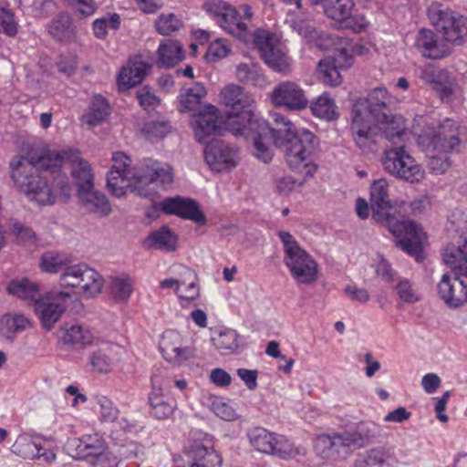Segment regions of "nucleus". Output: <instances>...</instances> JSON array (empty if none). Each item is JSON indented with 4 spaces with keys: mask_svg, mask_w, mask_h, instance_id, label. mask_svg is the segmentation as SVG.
Returning a JSON list of instances; mask_svg holds the SVG:
<instances>
[{
    "mask_svg": "<svg viewBox=\"0 0 467 467\" xmlns=\"http://www.w3.org/2000/svg\"><path fill=\"white\" fill-rule=\"evenodd\" d=\"M162 209L167 214L177 215L182 219L192 221L198 225H204L207 221L199 204L192 199L167 198L162 202Z\"/></svg>",
    "mask_w": 467,
    "mask_h": 467,
    "instance_id": "nucleus-23",
    "label": "nucleus"
},
{
    "mask_svg": "<svg viewBox=\"0 0 467 467\" xmlns=\"http://www.w3.org/2000/svg\"><path fill=\"white\" fill-rule=\"evenodd\" d=\"M270 99L275 107L285 108L290 111H299L308 106L305 90L294 81L278 83L271 91Z\"/></svg>",
    "mask_w": 467,
    "mask_h": 467,
    "instance_id": "nucleus-18",
    "label": "nucleus"
},
{
    "mask_svg": "<svg viewBox=\"0 0 467 467\" xmlns=\"http://www.w3.org/2000/svg\"><path fill=\"white\" fill-rule=\"evenodd\" d=\"M235 76L239 81L254 86L261 85L265 81L262 69L254 63L237 65Z\"/></svg>",
    "mask_w": 467,
    "mask_h": 467,
    "instance_id": "nucleus-45",
    "label": "nucleus"
},
{
    "mask_svg": "<svg viewBox=\"0 0 467 467\" xmlns=\"http://www.w3.org/2000/svg\"><path fill=\"white\" fill-rule=\"evenodd\" d=\"M140 105L144 109H150L157 107L160 103V99L153 94L148 87H144L141 90L137 93Z\"/></svg>",
    "mask_w": 467,
    "mask_h": 467,
    "instance_id": "nucleus-63",
    "label": "nucleus"
},
{
    "mask_svg": "<svg viewBox=\"0 0 467 467\" xmlns=\"http://www.w3.org/2000/svg\"><path fill=\"white\" fill-rule=\"evenodd\" d=\"M134 288L133 280L128 275L113 276L109 281V293L118 302L127 301Z\"/></svg>",
    "mask_w": 467,
    "mask_h": 467,
    "instance_id": "nucleus-39",
    "label": "nucleus"
},
{
    "mask_svg": "<svg viewBox=\"0 0 467 467\" xmlns=\"http://www.w3.org/2000/svg\"><path fill=\"white\" fill-rule=\"evenodd\" d=\"M230 51V47L225 41L216 39L209 45L204 57L207 61L214 62L227 57Z\"/></svg>",
    "mask_w": 467,
    "mask_h": 467,
    "instance_id": "nucleus-57",
    "label": "nucleus"
},
{
    "mask_svg": "<svg viewBox=\"0 0 467 467\" xmlns=\"http://www.w3.org/2000/svg\"><path fill=\"white\" fill-rule=\"evenodd\" d=\"M49 34L59 41H69L74 37L75 30L67 14H58L48 25Z\"/></svg>",
    "mask_w": 467,
    "mask_h": 467,
    "instance_id": "nucleus-38",
    "label": "nucleus"
},
{
    "mask_svg": "<svg viewBox=\"0 0 467 467\" xmlns=\"http://www.w3.org/2000/svg\"><path fill=\"white\" fill-rule=\"evenodd\" d=\"M420 78L430 84L439 93L442 101L452 100L456 84L447 71L427 65L420 69Z\"/></svg>",
    "mask_w": 467,
    "mask_h": 467,
    "instance_id": "nucleus-24",
    "label": "nucleus"
},
{
    "mask_svg": "<svg viewBox=\"0 0 467 467\" xmlns=\"http://www.w3.org/2000/svg\"><path fill=\"white\" fill-rule=\"evenodd\" d=\"M68 450L78 459H88L92 464H102L107 457L111 456L106 451L104 440L99 434L84 435L68 442Z\"/></svg>",
    "mask_w": 467,
    "mask_h": 467,
    "instance_id": "nucleus-19",
    "label": "nucleus"
},
{
    "mask_svg": "<svg viewBox=\"0 0 467 467\" xmlns=\"http://www.w3.org/2000/svg\"><path fill=\"white\" fill-rule=\"evenodd\" d=\"M172 181V169L169 164L152 160L144 161L143 169L140 171L139 185L153 182L167 185L171 183Z\"/></svg>",
    "mask_w": 467,
    "mask_h": 467,
    "instance_id": "nucleus-29",
    "label": "nucleus"
},
{
    "mask_svg": "<svg viewBox=\"0 0 467 467\" xmlns=\"http://www.w3.org/2000/svg\"><path fill=\"white\" fill-rule=\"evenodd\" d=\"M269 117L276 126H269V135L275 146L284 152L288 167L292 171H305L307 177H313L317 170L313 160L317 138L307 130L295 132L293 123L279 112H270Z\"/></svg>",
    "mask_w": 467,
    "mask_h": 467,
    "instance_id": "nucleus-3",
    "label": "nucleus"
},
{
    "mask_svg": "<svg viewBox=\"0 0 467 467\" xmlns=\"http://www.w3.org/2000/svg\"><path fill=\"white\" fill-rule=\"evenodd\" d=\"M462 130L463 128L451 119L423 127L417 141L429 157L428 165L433 172L442 174L451 167L450 154L459 151Z\"/></svg>",
    "mask_w": 467,
    "mask_h": 467,
    "instance_id": "nucleus-6",
    "label": "nucleus"
},
{
    "mask_svg": "<svg viewBox=\"0 0 467 467\" xmlns=\"http://www.w3.org/2000/svg\"><path fill=\"white\" fill-rule=\"evenodd\" d=\"M183 26L182 21L174 14H161L155 21L156 31L162 36H170Z\"/></svg>",
    "mask_w": 467,
    "mask_h": 467,
    "instance_id": "nucleus-54",
    "label": "nucleus"
},
{
    "mask_svg": "<svg viewBox=\"0 0 467 467\" xmlns=\"http://www.w3.org/2000/svg\"><path fill=\"white\" fill-rule=\"evenodd\" d=\"M150 380L152 389L148 398L150 414L157 420L168 419L173 414L177 402L173 398L162 393L163 379L161 376L154 373Z\"/></svg>",
    "mask_w": 467,
    "mask_h": 467,
    "instance_id": "nucleus-22",
    "label": "nucleus"
},
{
    "mask_svg": "<svg viewBox=\"0 0 467 467\" xmlns=\"http://www.w3.org/2000/svg\"><path fill=\"white\" fill-rule=\"evenodd\" d=\"M47 445V441L40 438L32 439L20 436L16 441L14 448L24 458H38L45 462L50 463L55 461L56 454Z\"/></svg>",
    "mask_w": 467,
    "mask_h": 467,
    "instance_id": "nucleus-26",
    "label": "nucleus"
},
{
    "mask_svg": "<svg viewBox=\"0 0 467 467\" xmlns=\"http://www.w3.org/2000/svg\"><path fill=\"white\" fill-rule=\"evenodd\" d=\"M221 99L224 106L229 109L230 116L227 119L226 124L232 133L233 122L242 123V126H249L250 122L254 119H263L254 110V99L253 96L238 85L232 84L223 88Z\"/></svg>",
    "mask_w": 467,
    "mask_h": 467,
    "instance_id": "nucleus-11",
    "label": "nucleus"
},
{
    "mask_svg": "<svg viewBox=\"0 0 467 467\" xmlns=\"http://www.w3.org/2000/svg\"><path fill=\"white\" fill-rule=\"evenodd\" d=\"M247 437L251 446L262 453L275 455L282 459L294 457L300 453L299 449L295 448L285 438L262 427L251 429L247 432Z\"/></svg>",
    "mask_w": 467,
    "mask_h": 467,
    "instance_id": "nucleus-14",
    "label": "nucleus"
},
{
    "mask_svg": "<svg viewBox=\"0 0 467 467\" xmlns=\"http://www.w3.org/2000/svg\"><path fill=\"white\" fill-rule=\"evenodd\" d=\"M206 95L204 86L199 82L179 96L180 111L195 110Z\"/></svg>",
    "mask_w": 467,
    "mask_h": 467,
    "instance_id": "nucleus-41",
    "label": "nucleus"
},
{
    "mask_svg": "<svg viewBox=\"0 0 467 467\" xmlns=\"http://www.w3.org/2000/svg\"><path fill=\"white\" fill-rule=\"evenodd\" d=\"M120 26V16L117 13L108 14L105 16L97 18L92 23L94 36L99 39H105L108 30H118Z\"/></svg>",
    "mask_w": 467,
    "mask_h": 467,
    "instance_id": "nucleus-50",
    "label": "nucleus"
},
{
    "mask_svg": "<svg viewBox=\"0 0 467 467\" xmlns=\"http://www.w3.org/2000/svg\"><path fill=\"white\" fill-rule=\"evenodd\" d=\"M150 67L149 63L140 58L130 60L119 74V88L128 89L140 84L147 75Z\"/></svg>",
    "mask_w": 467,
    "mask_h": 467,
    "instance_id": "nucleus-30",
    "label": "nucleus"
},
{
    "mask_svg": "<svg viewBox=\"0 0 467 467\" xmlns=\"http://www.w3.org/2000/svg\"><path fill=\"white\" fill-rule=\"evenodd\" d=\"M415 47L421 55L431 59H441L451 53V48L438 40L434 32L430 29H420L416 36Z\"/></svg>",
    "mask_w": 467,
    "mask_h": 467,
    "instance_id": "nucleus-25",
    "label": "nucleus"
},
{
    "mask_svg": "<svg viewBox=\"0 0 467 467\" xmlns=\"http://www.w3.org/2000/svg\"><path fill=\"white\" fill-rule=\"evenodd\" d=\"M68 263H70V260L66 254L49 251L42 254L40 258V268L43 272L49 274L62 273Z\"/></svg>",
    "mask_w": 467,
    "mask_h": 467,
    "instance_id": "nucleus-43",
    "label": "nucleus"
},
{
    "mask_svg": "<svg viewBox=\"0 0 467 467\" xmlns=\"http://www.w3.org/2000/svg\"><path fill=\"white\" fill-rule=\"evenodd\" d=\"M70 296L65 292H49L34 303L36 314L45 329L50 330L66 310V299Z\"/></svg>",
    "mask_w": 467,
    "mask_h": 467,
    "instance_id": "nucleus-17",
    "label": "nucleus"
},
{
    "mask_svg": "<svg viewBox=\"0 0 467 467\" xmlns=\"http://www.w3.org/2000/svg\"><path fill=\"white\" fill-rule=\"evenodd\" d=\"M254 44L259 50L265 63L276 72H286L290 63L286 52L278 39L265 30L254 33Z\"/></svg>",
    "mask_w": 467,
    "mask_h": 467,
    "instance_id": "nucleus-16",
    "label": "nucleus"
},
{
    "mask_svg": "<svg viewBox=\"0 0 467 467\" xmlns=\"http://www.w3.org/2000/svg\"><path fill=\"white\" fill-rule=\"evenodd\" d=\"M177 242V235L168 226H162L150 233L146 239V243L150 247L166 252L175 251Z\"/></svg>",
    "mask_w": 467,
    "mask_h": 467,
    "instance_id": "nucleus-34",
    "label": "nucleus"
},
{
    "mask_svg": "<svg viewBox=\"0 0 467 467\" xmlns=\"http://www.w3.org/2000/svg\"><path fill=\"white\" fill-rule=\"evenodd\" d=\"M385 138L392 148L385 150L382 159L384 170L407 182H420L425 175L422 167L405 150L408 132L403 118H398L384 130Z\"/></svg>",
    "mask_w": 467,
    "mask_h": 467,
    "instance_id": "nucleus-8",
    "label": "nucleus"
},
{
    "mask_svg": "<svg viewBox=\"0 0 467 467\" xmlns=\"http://www.w3.org/2000/svg\"><path fill=\"white\" fill-rule=\"evenodd\" d=\"M369 205L372 218L385 226L395 237L397 246L418 257L422 252L424 234L420 225L396 213L389 198V182L380 178L370 185Z\"/></svg>",
    "mask_w": 467,
    "mask_h": 467,
    "instance_id": "nucleus-2",
    "label": "nucleus"
},
{
    "mask_svg": "<svg viewBox=\"0 0 467 467\" xmlns=\"http://www.w3.org/2000/svg\"><path fill=\"white\" fill-rule=\"evenodd\" d=\"M341 27L346 29H350L355 33H360L365 30L368 26V22L364 16L362 15H352V12L349 14V16L346 17L341 23Z\"/></svg>",
    "mask_w": 467,
    "mask_h": 467,
    "instance_id": "nucleus-60",
    "label": "nucleus"
},
{
    "mask_svg": "<svg viewBox=\"0 0 467 467\" xmlns=\"http://www.w3.org/2000/svg\"><path fill=\"white\" fill-rule=\"evenodd\" d=\"M233 123V135L252 140L254 157L264 163H269L274 156L273 150L265 141L266 137L269 135V122L263 119L253 120L249 126H242V123L238 122Z\"/></svg>",
    "mask_w": 467,
    "mask_h": 467,
    "instance_id": "nucleus-15",
    "label": "nucleus"
},
{
    "mask_svg": "<svg viewBox=\"0 0 467 467\" xmlns=\"http://www.w3.org/2000/svg\"><path fill=\"white\" fill-rule=\"evenodd\" d=\"M232 11L233 14L223 16V17L218 20V24L229 34L238 38H245L248 33L247 26L240 20L238 12L234 6H232Z\"/></svg>",
    "mask_w": 467,
    "mask_h": 467,
    "instance_id": "nucleus-48",
    "label": "nucleus"
},
{
    "mask_svg": "<svg viewBox=\"0 0 467 467\" xmlns=\"http://www.w3.org/2000/svg\"><path fill=\"white\" fill-rule=\"evenodd\" d=\"M295 171L303 173L305 176V179L303 181H297L289 175L283 176V177L277 179L275 182V187H276V191L280 194H288L294 191L300 189L304 185L306 181L310 178V177L306 176L305 171Z\"/></svg>",
    "mask_w": 467,
    "mask_h": 467,
    "instance_id": "nucleus-56",
    "label": "nucleus"
},
{
    "mask_svg": "<svg viewBox=\"0 0 467 467\" xmlns=\"http://www.w3.org/2000/svg\"><path fill=\"white\" fill-rule=\"evenodd\" d=\"M66 154V158L68 160L67 165L71 169V174L76 181L78 190L94 184L92 170L89 164L81 158L79 151L68 149Z\"/></svg>",
    "mask_w": 467,
    "mask_h": 467,
    "instance_id": "nucleus-31",
    "label": "nucleus"
},
{
    "mask_svg": "<svg viewBox=\"0 0 467 467\" xmlns=\"http://www.w3.org/2000/svg\"><path fill=\"white\" fill-rule=\"evenodd\" d=\"M312 113L327 120H334L338 118L337 107L335 100L327 92H324L317 97L310 105Z\"/></svg>",
    "mask_w": 467,
    "mask_h": 467,
    "instance_id": "nucleus-37",
    "label": "nucleus"
},
{
    "mask_svg": "<svg viewBox=\"0 0 467 467\" xmlns=\"http://www.w3.org/2000/svg\"><path fill=\"white\" fill-rule=\"evenodd\" d=\"M158 64L161 67H173L184 58L182 46L173 39H166L160 43L157 50Z\"/></svg>",
    "mask_w": 467,
    "mask_h": 467,
    "instance_id": "nucleus-33",
    "label": "nucleus"
},
{
    "mask_svg": "<svg viewBox=\"0 0 467 467\" xmlns=\"http://www.w3.org/2000/svg\"><path fill=\"white\" fill-rule=\"evenodd\" d=\"M7 292L22 300L36 301L39 296V285L27 278L12 280L7 285Z\"/></svg>",
    "mask_w": 467,
    "mask_h": 467,
    "instance_id": "nucleus-36",
    "label": "nucleus"
},
{
    "mask_svg": "<svg viewBox=\"0 0 467 467\" xmlns=\"http://www.w3.org/2000/svg\"><path fill=\"white\" fill-rule=\"evenodd\" d=\"M67 150H47L36 159L17 156L11 161L12 179L30 202L46 206L54 204L57 200L67 202L69 199L72 190L65 175L57 173L50 187L38 172V168L58 172L62 165H67Z\"/></svg>",
    "mask_w": 467,
    "mask_h": 467,
    "instance_id": "nucleus-1",
    "label": "nucleus"
},
{
    "mask_svg": "<svg viewBox=\"0 0 467 467\" xmlns=\"http://www.w3.org/2000/svg\"><path fill=\"white\" fill-rule=\"evenodd\" d=\"M354 6L353 0H335L325 6V14L327 17L340 24L346 17L349 16Z\"/></svg>",
    "mask_w": 467,
    "mask_h": 467,
    "instance_id": "nucleus-53",
    "label": "nucleus"
},
{
    "mask_svg": "<svg viewBox=\"0 0 467 467\" xmlns=\"http://www.w3.org/2000/svg\"><path fill=\"white\" fill-rule=\"evenodd\" d=\"M214 414L224 420H233L236 417L235 410L228 404L223 401H214L212 404Z\"/></svg>",
    "mask_w": 467,
    "mask_h": 467,
    "instance_id": "nucleus-64",
    "label": "nucleus"
},
{
    "mask_svg": "<svg viewBox=\"0 0 467 467\" xmlns=\"http://www.w3.org/2000/svg\"><path fill=\"white\" fill-rule=\"evenodd\" d=\"M344 294L351 300L359 304H366L369 301L370 296L367 289L358 287L354 284H348L344 287Z\"/></svg>",
    "mask_w": 467,
    "mask_h": 467,
    "instance_id": "nucleus-61",
    "label": "nucleus"
},
{
    "mask_svg": "<svg viewBox=\"0 0 467 467\" xmlns=\"http://www.w3.org/2000/svg\"><path fill=\"white\" fill-rule=\"evenodd\" d=\"M442 260L459 273L444 274L437 285L438 294L447 306H461L467 301V232L458 236L456 244L444 248Z\"/></svg>",
    "mask_w": 467,
    "mask_h": 467,
    "instance_id": "nucleus-7",
    "label": "nucleus"
},
{
    "mask_svg": "<svg viewBox=\"0 0 467 467\" xmlns=\"http://www.w3.org/2000/svg\"><path fill=\"white\" fill-rule=\"evenodd\" d=\"M92 339L91 332L82 325L73 324L63 327L62 340L65 344L83 346L90 344Z\"/></svg>",
    "mask_w": 467,
    "mask_h": 467,
    "instance_id": "nucleus-42",
    "label": "nucleus"
},
{
    "mask_svg": "<svg viewBox=\"0 0 467 467\" xmlns=\"http://www.w3.org/2000/svg\"><path fill=\"white\" fill-rule=\"evenodd\" d=\"M109 114V105L101 96L93 97L88 111L84 115L86 123L89 126H96L103 121Z\"/></svg>",
    "mask_w": 467,
    "mask_h": 467,
    "instance_id": "nucleus-40",
    "label": "nucleus"
},
{
    "mask_svg": "<svg viewBox=\"0 0 467 467\" xmlns=\"http://www.w3.org/2000/svg\"><path fill=\"white\" fill-rule=\"evenodd\" d=\"M81 284L78 287L81 288L83 295L87 297H93L101 292L104 280L99 272L88 265Z\"/></svg>",
    "mask_w": 467,
    "mask_h": 467,
    "instance_id": "nucleus-44",
    "label": "nucleus"
},
{
    "mask_svg": "<svg viewBox=\"0 0 467 467\" xmlns=\"http://www.w3.org/2000/svg\"><path fill=\"white\" fill-rule=\"evenodd\" d=\"M396 290L400 298L404 303L412 304L420 300V297L412 288V285L408 279L400 280L396 285Z\"/></svg>",
    "mask_w": 467,
    "mask_h": 467,
    "instance_id": "nucleus-59",
    "label": "nucleus"
},
{
    "mask_svg": "<svg viewBox=\"0 0 467 467\" xmlns=\"http://www.w3.org/2000/svg\"><path fill=\"white\" fill-rule=\"evenodd\" d=\"M284 247V263L291 275L299 284L309 285L317 280L318 265L313 257L303 249L294 236L285 231L277 234Z\"/></svg>",
    "mask_w": 467,
    "mask_h": 467,
    "instance_id": "nucleus-9",
    "label": "nucleus"
},
{
    "mask_svg": "<svg viewBox=\"0 0 467 467\" xmlns=\"http://www.w3.org/2000/svg\"><path fill=\"white\" fill-rule=\"evenodd\" d=\"M209 379L211 382L220 388H227L232 384V376L221 368L212 369Z\"/></svg>",
    "mask_w": 467,
    "mask_h": 467,
    "instance_id": "nucleus-62",
    "label": "nucleus"
},
{
    "mask_svg": "<svg viewBox=\"0 0 467 467\" xmlns=\"http://www.w3.org/2000/svg\"><path fill=\"white\" fill-rule=\"evenodd\" d=\"M18 31V23L13 10L6 1H0V32L15 36Z\"/></svg>",
    "mask_w": 467,
    "mask_h": 467,
    "instance_id": "nucleus-52",
    "label": "nucleus"
},
{
    "mask_svg": "<svg viewBox=\"0 0 467 467\" xmlns=\"http://www.w3.org/2000/svg\"><path fill=\"white\" fill-rule=\"evenodd\" d=\"M431 24L448 45L462 46L467 42V17L461 13L432 2L427 8Z\"/></svg>",
    "mask_w": 467,
    "mask_h": 467,
    "instance_id": "nucleus-10",
    "label": "nucleus"
},
{
    "mask_svg": "<svg viewBox=\"0 0 467 467\" xmlns=\"http://www.w3.org/2000/svg\"><path fill=\"white\" fill-rule=\"evenodd\" d=\"M203 9L220 20L223 16L233 14L232 5L221 0H212L204 3Z\"/></svg>",
    "mask_w": 467,
    "mask_h": 467,
    "instance_id": "nucleus-58",
    "label": "nucleus"
},
{
    "mask_svg": "<svg viewBox=\"0 0 467 467\" xmlns=\"http://www.w3.org/2000/svg\"><path fill=\"white\" fill-rule=\"evenodd\" d=\"M181 285L178 291L180 299L192 301L199 296V286L197 285V275L191 268L180 265Z\"/></svg>",
    "mask_w": 467,
    "mask_h": 467,
    "instance_id": "nucleus-35",
    "label": "nucleus"
},
{
    "mask_svg": "<svg viewBox=\"0 0 467 467\" xmlns=\"http://www.w3.org/2000/svg\"><path fill=\"white\" fill-rule=\"evenodd\" d=\"M238 334L234 329L221 331L217 337L213 338L214 347L220 353L225 355L234 352L238 347Z\"/></svg>",
    "mask_w": 467,
    "mask_h": 467,
    "instance_id": "nucleus-51",
    "label": "nucleus"
},
{
    "mask_svg": "<svg viewBox=\"0 0 467 467\" xmlns=\"http://www.w3.org/2000/svg\"><path fill=\"white\" fill-rule=\"evenodd\" d=\"M204 158L212 170L216 171H228L238 164V149L229 146L223 140L210 141L204 149Z\"/></svg>",
    "mask_w": 467,
    "mask_h": 467,
    "instance_id": "nucleus-20",
    "label": "nucleus"
},
{
    "mask_svg": "<svg viewBox=\"0 0 467 467\" xmlns=\"http://www.w3.org/2000/svg\"><path fill=\"white\" fill-rule=\"evenodd\" d=\"M160 350L168 362L177 366L184 364L192 357L191 348L184 344L182 336L175 330L163 332Z\"/></svg>",
    "mask_w": 467,
    "mask_h": 467,
    "instance_id": "nucleus-21",
    "label": "nucleus"
},
{
    "mask_svg": "<svg viewBox=\"0 0 467 467\" xmlns=\"http://www.w3.org/2000/svg\"><path fill=\"white\" fill-rule=\"evenodd\" d=\"M112 166L107 176V187L112 195L123 197L127 190L137 187L140 182V170L132 166L130 156L123 151L114 152Z\"/></svg>",
    "mask_w": 467,
    "mask_h": 467,
    "instance_id": "nucleus-12",
    "label": "nucleus"
},
{
    "mask_svg": "<svg viewBox=\"0 0 467 467\" xmlns=\"http://www.w3.org/2000/svg\"><path fill=\"white\" fill-rule=\"evenodd\" d=\"M389 454L382 448H374L355 462V467H389Z\"/></svg>",
    "mask_w": 467,
    "mask_h": 467,
    "instance_id": "nucleus-49",
    "label": "nucleus"
},
{
    "mask_svg": "<svg viewBox=\"0 0 467 467\" xmlns=\"http://www.w3.org/2000/svg\"><path fill=\"white\" fill-rule=\"evenodd\" d=\"M112 348H99L90 356V364L95 370L108 373L111 370L113 363Z\"/></svg>",
    "mask_w": 467,
    "mask_h": 467,
    "instance_id": "nucleus-55",
    "label": "nucleus"
},
{
    "mask_svg": "<svg viewBox=\"0 0 467 467\" xmlns=\"http://www.w3.org/2000/svg\"><path fill=\"white\" fill-rule=\"evenodd\" d=\"M31 327V322L23 314L7 313L0 317V337L13 342L17 334Z\"/></svg>",
    "mask_w": 467,
    "mask_h": 467,
    "instance_id": "nucleus-32",
    "label": "nucleus"
},
{
    "mask_svg": "<svg viewBox=\"0 0 467 467\" xmlns=\"http://www.w3.org/2000/svg\"><path fill=\"white\" fill-rule=\"evenodd\" d=\"M78 198L83 208L97 216H107L111 212L110 203L104 193L95 190L94 184L78 190Z\"/></svg>",
    "mask_w": 467,
    "mask_h": 467,
    "instance_id": "nucleus-28",
    "label": "nucleus"
},
{
    "mask_svg": "<svg viewBox=\"0 0 467 467\" xmlns=\"http://www.w3.org/2000/svg\"><path fill=\"white\" fill-rule=\"evenodd\" d=\"M390 95L386 88L371 89L365 99L356 101L352 109L351 132L356 145L362 150L375 144L378 124L384 133L387 126L401 116H392L389 108Z\"/></svg>",
    "mask_w": 467,
    "mask_h": 467,
    "instance_id": "nucleus-4",
    "label": "nucleus"
},
{
    "mask_svg": "<svg viewBox=\"0 0 467 467\" xmlns=\"http://www.w3.org/2000/svg\"><path fill=\"white\" fill-rule=\"evenodd\" d=\"M285 23L302 36L308 46L337 52V56L333 57V62L328 59L320 60L318 71L322 74L326 84L338 86L342 81L338 67H349L352 60V57L346 48L347 41L336 35H325L309 21L297 17L293 10L287 11Z\"/></svg>",
    "mask_w": 467,
    "mask_h": 467,
    "instance_id": "nucleus-5",
    "label": "nucleus"
},
{
    "mask_svg": "<svg viewBox=\"0 0 467 467\" xmlns=\"http://www.w3.org/2000/svg\"><path fill=\"white\" fill-rule=\"evenodd\" d=\"M87 266L88 265L86 264L71 265L70 263H68L64 272H62L60 275V285L64 288L78 287L79 285H82L81 283L83 281V275Z\"/></svg>",
    "mask_w": 467,
    "mask_h": 467,
    "instance_id": "nucleus-47",
    "label": "nucleus"
},
{
    "mask_svg": "<svg viewBox=\"0 0 467 467\" xmlns=\"http://www.w3.org/2000/svg\"><path fill=\"white\" fill-rule=\"evenodd\" d=\"M368 440L367 434L360 430L344 431L342 433L319 434L316 437L314 448L322 458H337L347 448H360Z\"/></svg>",
    "mask_w": 467,
    "mask_h": 467,
    "instance_id": "nucleus-13",
    "label": "nucleus"
},
{
    "mask_svg": "<svg viewBox=\"0 0 467 467\" xmlns=\"http://www.w3.org/2000/svg\"><path fill=\"white\" fill-rule=\"evenodd\" d=\"M220 123L218 109L212 105L206 106L192 121L196 140L203 143L208 137L219 131Z\"/></svg>",
    "mask_w": 467,
    "mask_h": 467,
    "instance_id": "nucleus-27",
    "label": "nucleus"
},
{
    "mask_svg": "<svg viewBox=\"0 0 467 467\" xmlns=\"http://www.w3.org/2000/svg\"><path fill=\"white\" fill-rule=\"evenodd\" d=\"M95 410L102 422H113L119 416V409L106 396L96 394L92 397Z\"/></svg>",
    "mask_w": 467,
    "mask_h": 467,
    "instance_id": "nucleus-46",
    "label": "nucleus"
}]
</instances>
